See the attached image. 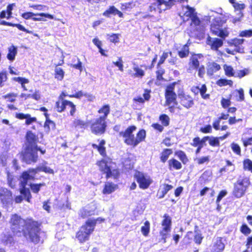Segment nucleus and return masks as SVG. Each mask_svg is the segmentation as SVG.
<instances>
[{"label": "nucleus", "instance_id": "1", "mask_svg": "<svg viewBox=\"0 0 252 252\" xmlns=\"http://www.w3.org/2000/svg\"><path fill=\"white\" fill-rule=\"evenodd\" d=\"M10 229L18 236L23 235L27 240L38 243L42 232L38 222L32 219H23L17 214H13L9 220Z\"/></svg>", "mask_w": 252, "mask_h": 252}, {"label": "nucleus", "instance_id": "2", "mask_svg": "<svg viewBox=\"0 0 252 252\" xmlns=\"http://www.w3.org/2000/svg\"><path fill=\"white\" fill-rule=\"evenodd\" d=\"M38 171H43L49 174H54L53 170L45 165L40 166L36 169H29L23 173L20 179L21 185L22 187L20 192L27 198V200L28 202H30V199L31 198L32 196L29 189L26 188V186L28 185V183L31 180L34 179L35 174Z\"/></svg>", "mask_w": 252, "mask_h": 252}, {"label": "nucleus", "instance_id": "3", "mask_svg": "<svg viewBox=\"0 0 252 252\" xmlns=\"http://www.w3.org/2000/svg\"><path fill=\"white\" fill-rule=\"evenodd\" d=\"M136 127L134 126H129L124 131H121L119 135L123 138L125 143L126 145L135 147L141 141L144 140L146 137V131L140 130L135 137L133 132L136 130Z\"/></svg>", "mask_w": 252, "mask_h": 252}, {"label": "nucleus", "instance_id": "4", "mask_svg": "<svg viewBox=\"0 0 252 252\" xmlns=\"http://www.w3.org/2000/svg\"><path fill=\"white\" fill-rule=\"evenodd\" d=\"M98 113L102 114L92 123L91 131L95 134L103 133L105 131L106 124L105 120L110 112V107L108 105L103 106L98 110Z\"/></svg>", "mask_w": 252, "mask_h": 252}, {"label": "nucleus", "instance_id": "5", "mask_svg": "<svg viewBox=\"0 0 252 252\" xmlns=\"http://www.w3.org/2000/svg\"><path fill=\"white\" fill-rule=\"evenodd\" d=\"M99 170L106 174V178H112L117 179L119 176L118 170L114 169L113 167V163L111 159L105 158L97 162Z\"/></svg>", "mask_w": 252, "mask_h": 252}, {"label": "nucleus", "instance_id": "6", "mask_svg": "<svg viewBox=\"0 0 252 252\" xmlns=\"http://www.w3.org/2000/svg\"><path fill=\"white\" fill-rule=\"evenodd\" d=\"M95 225V221L89 219L85 224L82 225L79 231L77 233L76 237L81 242L89 240L90 234L93 232Z\"/></svg>", "mask_w": 252, "mask_h": 252}, {"label": "nucleus", "instance_id": "7", "mask_svg": "<svg viewBox=\"0 0 252 252\" xmlns=\"http://www.w3.org/2000/svg\"><path fill=\"white\" fill-rule=\"evenodd\" d=\"M170 6V0H150L149 10L154 13H160Z\"/></svg>", "mask_w": 252, "mask_h": 252}, {"label": "nucleus", "instance_id": "8", "mask_svg": "<svg viewBox=\"0 0 252 252\" xmlns=\"http://www.w3.org/2000/svg\"><path fill=\"white\" fill-rule=\"evenodd\" d=\"M180 15L184 21H188L190 19L191 21V25L196 26L200 23V20L197 17L194 9L189 5L182 7Z\"/></svg>", "mask_w": 252, "mask_h": 252}, {"label": "nucleus", "instance_id": "9", "mask_svg": "<svg viewBox=\"0 0 252 252\" xmlns=\"http://www.w3.org/2000/svg\"><path fill=\"white\" fill-rule=\"evenodd\" d=\"M244 39L234 38L228 41L230 48L225 49L228 54L235 55L236 53H244V49L242 44Z\"/></svg>", "mask_w": 252, "mask_h": 252}, {"label": "nucleus", "instance_id": "10", "mask_svg": "<svg viewBox=\"0 0 252 252\" xmlns=\"http://www.w3.org/2000/svg\"><path fill=\"white\" fill-rule=\"evenodd\" d=\"M250 184L247 178L239 179L235 184L233 194L237 198L243 196Z\"/></svg>", "mask_w": 252, "mask_h": 252}, {"label": "nucleus", "instance_id": "11", "mask_svg": "<svg viewBox=\"0 0 252 252\" xmlns=\"http://www.w3.org/2000/svg\"><path fill=\"white\" fill-rule=\"evenodd\" d=\"M176 83L174 82L168 85L165 90V96L166 104L168 106L177 104L176 101L177 95L174 92V89Z\"/></svg>", "mask_w": 252, "mask_h": 252}, {"label": "nucleus", "instance_id": "12", "mask_svg": "<svg viewBox=\"0 0 252 252\" xmlns=\"http://www.w3.org/2000/svg\"><path fill=\"white\" fill-rule=\"evenodd\" d=\"M171 221L170 218L167 215L164 216V219L162 221V229L160 231V235L163 243L166 242V238L168 234L171 231Z\"/></svg>", "mask_w": 252, "mask_h": 252}, {"label": "nucleus", "instance_id": "13", "mask_svg": "<svg viewBox=\"0 0 252 252\" xmlns=\"http://www.w3.org/2000/svg\"><path fill=\"white\" fill-rule=\"evenodd\" d=\"M0 201L4 207L12 205L13 203L12 192L7 189L0 187Z\"/></svg>", "mask_w": 252, "mask_h": 252}, {"label": "nucleus", "instance_id": "14", "mask_svg": "<svg viewBox=\"0 0 252 252\" xmlns=\"http://www.w3.org/2000/svg\"><path fill=\"white\" fill-rule=\"evenodd\" d=\"M134 178L142 189H147L152 183L150 177L144 173L137 171L134 175Z\"/></svg>", "mask_w": 252, "mask_h": 252}, {"label": "nucleus", "instance_id": "15", "mask_svg": "<svg viewBox=\"0 0 252 252\" xmlns=\"http://www.w3.org/2000/svg\"><path fill=\"white\" fill-rule=\"evenodd\" d=\"M24 159L28 163L37 161L38 156L37 149L33 147H26V149L23 153Z\"/></svg>", "mask_w": 252, "mask_h": 252}, {"label": "nucleus", "instance_id": "16", "mask_svg": "<svg viewBox=\"0 0 252 252\" xmlns=\"http://www.w3.org/2000/svg\"><path fill=\"white\" fill-rule=\"evenodd\" d=\"M178 98L180 99L181 104L186 108H189L191 107L193 104V99L192 97L186 94H178Z\"/></svg>", "mask_w": 252, "mask_h": 252}, {"label": "nucleus", "instance_id": "17", "mask_svg": "<svg viewBox=\"0 0 252 252\" xmlns=\"http://www.w3.org/2000/svg\"><path fill=\"white\" fill-rule=\"evenodd\" d=\"M230 2L232 4L235 12L238 16V17L233 19V23H236V22L240 21L241 18L243 17V14L242 11L245 8V5L244 3L236 2L234 0H233V2Z\"/></svg>", "mask_w": 252, "mask_h": 252}, {"label": "nucleus", "instance_id": "18", "mask_svg": "<svg viewBox=\"0 0 252 252\" xmlns=\"http://www.w3.org/2000/svg\"><path fill=\"white\" fill-rule=\"evenodd\" d=\"M26 147L36 148V143L38 138L37 136L31 131H29L26 134Z\"/></svg>", "mask_w": 252, "mask_h": 252}, {"label": "nucleus", "instance_id": "19", "mask_svg": "<svg viewBox=\"0 0 252 252\" xmlns=\"http://www.w3.org/2000/svg\"><path fill=\"white\" fill-rule=\"evenodd\" d=\"M129 75L134 78H142L145 75L144 71L135 63L133 64L132 69L128 70Z\"/></svg>", "mask_w": 252, "mask_h": 252}, {"label": "nucleus", "instance_id": "20", "mask_svg": "<svg viewBox=\"0 0 252 252\" xmlns=\"http://www.w3.org/2000/svg\"><path fill=\"white\" fill-rule=\"evenodd\" d=\"M207 44L211 46L212 50H218L223 45V41L221 39L212 38L209 36L207 40Z\"/></svg>", "mask_w": 252, "mask_h": 252}, {"label": "nucleus", "instance_id": "21", "mask_svg": "<svg viewBox=\"0 0 252 252\" xmlns=\"http://www.w3.org/2000/svg\"><path fill=\"white\" fill-rule=\"evenodd\" d=\"M225 247L221 237H217L213 241L211 252H221Z\"/></svg>", "mask_w": 252, "mask_h": 252}, {"label": "nucleus", "instance_id": "22", "mask_svg": "<svg viewBox=\"0 0 252 252\" xmlns=\"http://www.w3.org/2000/svg\"><path fill=\"white\" fill-rule=\"evenodd\" d=\"M118 188V186L117 184L107 182L105 183L102 192L103 194H109L114 192Z\"/></svg>", "mask_w": 252, "mask_h": 252}, {"label": "nucleus", "instance_id": "23", "mask_svg": "<svg viewBox=\"0 0 252 252\" xmlns=\"http://www.w3.org/2000/svg\"><path fill=\"white\" fill-rule=\"evenodd\" d=\"M201 54H195L192 55L189 60V66L190 68L196 69L199 67L200 61L202 58Z\"/></svg>", "mask_w": 252, "mask_h": 252}, {"label": "nucleus", "instance_id": "24", "mask_svg": "<svg viewBox=\"0 0 252 252\" xmlns=\"http://www.w3.org/2000/svg\"><path fill=\"white\" fill-rule=\"evenodd\" d=\"M16 117L19 119H26V124L30 125L36 122L35 117H32L29 114L17 113L16 114Z\"/></svg>", "mask_w": 252, "mask_h": 252}, {"label": "nucleus", "instance_id": "25", "mask_svg": "<svg viewBox=\"0 0 252 252\" xmlns=\"http://www.w3.org/2000/svg\"><path fill=\"white\" fill-rule=\"evenodd\" d=\"M220 69V66L218 63L215 62L209 63L207 66V74L210 76L213 75Z\"/></svg>", "mask_w": 252, "mask_h": 252}, {"label": "nucleus", "instance_id": "26", "mask_svg": "<svg viewBox=\"0 0 252 252\" xmlns=\"http://www.w3.org/2000/svg\"><path fill=\"white\" fill-rule=\"evenodd\" d=\"M0 24L2 25L5 26H9L12 27H15L17 28L19 30L25 32L29 33H33L32 31H29L27 30L23 26L19 24H12L11 23H9L5 21H1L0 22Z\"/></svg>", "mask_w": 252, "mask_h": 252}, {"label": "nucleus", "instance_id": "27", "mask_svg": "<svg viewBox=\"0 0 252 252\" xmlns=\"http://www.w3.org/2000/svg\"><path fill=\"white\" fill-rule=\"evenodd\" d=\"M8 53L7 55V58L10 61H13L17 54V47L12 45L8 48Z\"/></svg>", "mask_w": 252, "mask_h": 252}, {"label": "nucleus", "instance_id": "28", "mask_svg": "<svg viewBox=\"0 0 252 252\" xmlns=\"http://www.w3.org/2000/svg\"><path fill=\"white\" fill-rule=\"evenodd\" d=\"M211 31L212 32L216 35L219 36L221 38H225L228 35V32L226 31H223L216 27H212Z\"/></svg>", "mask_w": 252, "mask_h": 252}, {"label": "nucleus", "instance_id": "29", "mask_svg": "<svg viewBox=\"0 0 252 252\" xmlns=\"http://www.w3.org/2000/svg\"><path fill=\"white\" fill-rule=\"evenodd\" d=\"M68 102L69 101L63 98L62 100L60 99L56 104L57 110L59 112L63 111L65 108L67 107Z\"/></svg>", "mask_w": 252, "mask_h": 252}, {"label": "nucleus", "instance_id": "30", "mask_svg": "<svg viewBox=\"0 0 252 252\" xmlns=\"http://www.w3.org/2000/svg\"><path fill=\"white\" fill-rule=\"evenodd\" d=\"M173 153V151L171 149H164L160 155V160L164 163L168 158L169 156L171 155Z\"/></svg>", "mask_w": 252, "mask_h": 252}, {"label": "nucleus", "instance_id": "31", "mask_svg": "<svg viewBox=\"0 0 252 252\" xmlns=\"http://www.w3.org/2000/svg\"><path fill=\"white\" fill-rule=\"evenodd\" d=\"M64 75V72L63 69L60 67H56L55 69V77L58 80L61 81L63 79Z\"/></svg>", "mask_w": 252, "mask_h": 252}, {"label": "nucleus", "instance_id": "32", "mask_svg": "<svg viewBox=\"0 0 252 252\" xmlns=\"http://www.w3.org/2000/svg\"><path fill=\"white\" fill-rule=\"evenodd\" d=\"M169 168L172 167L176 170L180 169L182 168L181 163L175 159H171L168 161Z\"/></svg>", "mask_w": 252, "mask_h": 252}, {"label": "nucleus", "instance_id": "33", "mask_svg": "<svg viewBox=\"0 0 252 252\" xmlns=\"http://www.w3.org/2000/svg\"><path fill=\"white\" fill-rule=\"evenodd\" d=\"M34 16H39L38 17H33L32 19L34 21H43L44 20L43 19V17L49 18L50 19H53L54 17L53 15H50L47 13H40V14H36L34 15Z\"/></svg>", "mask_w": 252, "mask_h": 252}, {"label": "nucleus", "instance_id": "34", "mask_svg": "<svg viewBox=\"0 0 252 252\" xmlns=\"http://www.w3.org/2000/svg\"><path fill=\"white\" fill-rule=\"evenodd\" d=\"M45 183H40L39 184H30L31 189L33 193H37L40 190V188L43 186H45Z\"/></svg>", "mask_w": 252, "mask_h": 252}, {"label": "nucleus", "instance_id": "35", "mask_svg": "<svg viewBox=\"0 0 252 252\" xmlns=\"http://www.w3.org/2000/svg\"><path fill=\"white\" fill-rule=\"evenodd\" d=\"M94 214V211L89 210L87 207L80 210V215L83 218H86Z\"/></svg>", "mask_w": 252, "mask_h": 252}, {"label": "nucleus", "instance_id": "36", "mask_svg": "<svg viewBox=\"0 0 252 252\" xmlns=\"http://www.w3.org/2000/svg\"><path fill=\"white\" fill-rule=\"evenodd\" d=\"M150 223L149 221H146L144 226L141 227V232L143 235L147 236L150 231Z\"/></svg>", "mask_w": 252, "mask_h": 252}, {"label": "nucleus", "instance_id": "37", "mask_svg": "<svg viewBox=\"0 0 252 252\" xmlns=\"http://www.w3.org/2000/svg\"><path fill=\"white\" fill-rule=\"evenodd\" d=\"M189 53V48L187 45L183 46L182 49L179 51L178 55L181 58L186 57L188 56Z\"/></svg>", "mask_w": 252, "mask_h": 252}, {"label": "nucleus", "instance_id": "38", "mask_svg": "<svg viewBox=\"0 0 252 252\" xmlns=\"http://www.w3.org/2000/svg\"><path fill=\"white\" fill-rule=\"evenodd\" d=\"M173 187L171 185L164 184L161 188V195L159 196L160 198H163L167 192L172 189Z\"/></svg>", "mask_w": 252, "mask_h": 252}, {"label": "nucleus", "instance_id": "39", "mask_svg": "<svg viewBox=\"0 0 252 252\" xmlns=\"http://www.w3.org/2000/svg\"><path fill=\"white\" fill-rule=\"evenodd\" d=\"M217 84L220 87L226 85L232 86L233 85V82L230 80L221 79L217 81Z\"/></svg>", "mask_w": 252, "mask_h": 252}, {"label": "nucleus", "instance_id": "40", "mask_svg": "<svg viewBox=\"0 0 252 252\" xmlns=\"http://www.w3.org/2000/svg\"><path fill=\"white\" fill-rule=\"evenodd\" d=\"M14 80L18 82V83L21 84L22 88L24 90H27V88L25 86V84H27L29 82V80L22 77H14L13 78Z\"/></svg>", "mask_w": 252, "mask_h": 252}, {"label": "nucleus", "instance_id": "41", "mask_svg": "<svg viewBox=\"0 0 252 252\" xmlns=\"http://www.w3.org/2000/svg\"><path fill=\"white\" fill-rule=\"evenodd\" d=\"M243 166L245 170H247L252 173V161L249 159L244 160Z\"/></svg>", "mask_w": 252, "mask_h": 252}, {"label": "nucleus", "instance_id": "42", "mask_svg": "<svg viewBox=\"0 0 252 252\" xmlns=\"http://www.w3.org/2000/svg\"><path fill=\"white\" fill-rule=\"evenodd\" d=\"M196 89L199 91L200 93L203 98L207 99L209 98V95L206 94L207 88L205 85H202L200 88L197 87Z\"/></svg>", "mask_w": 252, "mask_h": 252}, {"label": "nucleus", "instance_id": "43", "mask_svg": "<svg viewBox=\"0 0 252 252\" xmlns=\"http://www.w3.org/2000/svg\"><path fill=\"white\" fill-rule=\"evenodd\" d=\"M223 68L225 71V73L227 76H235L234 70L231 66L224 65L223 66Z\"/></svg>", "mask_w": 252, "mask_h": 252}, {"label": "nucleus", "instance_id": "44", "mask_svg": "<svg viewBox=\"0 0 252 252\" xmlns=\"http://www.w3.org/2000/svg\"><path fill=\"white\" fill-rule=\"evenodd\" d=\"M195 161L198 164H203L205 163H208L210 161V157H202L198 158H196Z\"/></svg>", "mask_w": 252, "mask_h": 252}, {"label": "nucleus", "instance_id": "45", "mask_svg": "<svg viewBox=\"0 0 252 252\" xmlns=\"http://www.w3.org/2000/svg\"><path fill=\"white\" fill-rule=\"evenodd\" d=\"M250 73L249 69L245 68L243 70H238L235 74V76L239 78H242Z\"/></svg>", "mask_w": 252, "mask_h": 252}, {"label": "nucleus", "instance_id": "46", "mask_svg": "<svg viewBox=\"0 0 252 252\" xmlns=\"http://www.w3.org/2000/svg\"><path fill=\"white\" fill-rule=\"evenodd\" d=\"M74 124L76 126H80L81 128H85L88 126V124L80 120H75Z\"/></svg>", "mask_w": 252, "mask_h": 252}, {"label": "nucleus", "instance_id": "47", "mask_svg": "<svg viewBox=\"0 0 252 252\" xmlns=\"http://www.w3.org/2000/svg\"><path fill=\"white\" fill-rule=\"evenodd\" d=\"M7 181L9 186L12 188L16 186V181L9 173H7Z\"/></svg>", "mask_w": 252, "mask_h": 252}, {"label": "nucleus", "instance_id": "48", "mask_svg": "<svg viewBox=\"0 0 252 252\" xmlns=\"http://www.w3.org/2000/svg\"><path fill=\"white\" fill-rule=\"evenodd\" d=\"M234 93L236 94L237 97H238L237 98L238 101H242L244 99V91L242 89L236 90Z\"/></svg>", "mask_w": 252, "mask_h": 252}, {"label": "nucleus", "instance_id": "49", "mask_svg": "<svg viewBox=\"0 0 252 252\" xmlns=\"http://www.w3.org/2000/svg\"><path fill=\"white\" fill-rule=\"evenodd\" d=\"M17 97V94L14 93H10L6 95H3L2 97L7 101L10 102H13L15 100V98Z\"/></svg>", "mask_w": 252, "mask_h": 252}, {"label": "nucleus", "instance_id": "50", "mask_svg": "<svg viewBox=\"0 0 252 252\" xmlns=\"http://www.w3.org/2000/svg\"><path fill=\"white\" fill-rule=\"evenodd\" d=\"M209 143L212 146H219L220 145V141L218 137H209Z\"/></svg>", "mask_w": 252, "mask_h": 252}, {"label": "nucleus", "instance_id": "51", "mask_svg": "<svg viewBox=\"0 0 252 252\" xmlns=\"http://www.w3.org/2000/svg\"><path fill=\"white\" fill-rule=\"evenodd\" d=\"M159 120L162 125L164 126H167L169 123V118L166 115H162L159 117Z\"/></svg>", "mask_w": 252, "mask_h": 252}, {"label": "nucleus", "instance_id": "52", "mask_svg": "<svg viewBox=\"0 0 252 252\" xmlns=\"http://www.w3.org/2000/svg\"><path fill=\"white\" fill-rule=\"evenodd\" d=\"M231 148L234 153L238 155H240L241 148L238 144L235 143H233L231 145Z\"/></svg>", "mask_w": 252, "mask_h": 252}, {"label": "nucleus", "instance_id": "53", "mask_svg": "<svg viewBox=\"0 0 252 252\" xmlns=\"http://www.w3.org/2000/svg\"><path fill=\"white\" fill-rule=\"evenodd\" d=\"M177 156L183 163H186L188 161V158L184 152L180 151L177 153Z\"/></svg>", "mask_w": 252, "mask_h": 252}, {"label": "nucleus", "instance_id": "54", "mask_svg": "<svg viewBox=\"0 0 252 252\" xmlns=\"http://www.w3.org/2000/svg\"><path fill=\"white\" fill-rule=\"evenodd\" d=\"M113 63L117 66L119 68V69L121 71H123L124 70V65L123 62L121 58H119V61L116 62H113Z\"/></svg>", "mask_w": 252, "mask_h": 252}, {"label": "nucleus", "instance_id": "55", "mask_svg": "<svg viewBox=\"0 0 252 252\" xmlns=\"http://www.w3.org/2000/svg\"><path fill=\"white\" fill-rule=\"evenodd\" d=\"M240 36L241 37H252V30H245L242 31L240 33Z\"/></svg>", "mask_w": 252, "mask_h": 252}, {"label": "nucleus", "instance_id": "56", "mask_svg": "<svg viewBox=\"0 0 252 252\" xmlns=\"http://www.w3.org/2000/svg\"><path fill=\"white\" fill-rule=\"evenodd\" d=\"M118 9L114 6H111L104 13V15L107 16L109 14L116 15Z\"/></svg>", "mask_w": 252, "mask_h": 252}, {"label": "nucleus", "instance_id": "57", "mask_svg": "<svg viewBox=\"0 0 252 252\" xmlns=\"http://www.w3.org/2000/svg\"><path fill=\"white\" fill-rule=\"evenodd\" d=\"M109 36L108 39L109 40L113 43H116L119 41V34H112L111 35L108 34Z\"/></svg>", "mask_w": 252, "mask_h": 252}, {"label": "nucleus", "instance_id": "58", "mask_svg": "<svg viewBox=\"0 0 252 252\" xmlns=\"http://www.w3.org/2000/svg\"><path fill=\"white\" fill-rule=\"evenodd\" d=\"M241 232L245 235H247L250 234L251 230L246 224H243L241 228Z\"/></svg>", "mask_w": 252, "mask_h": 252}, {"label": "nucleus", "instance_id": "59", "mask_svg": "<svg viewBox=\"0 0 252 252\" xmlns=\"http://www.w3.org/2000/svg\"><path fill=\"white\" fill-rule=\"evenodd\" d=\"M15 6L14 3L9 4L7 7L6 13H7V19H9L12 15V10L13 7Z\"/></svg>", "mask_w": 252, "mask_h": 252}, {"label": "nucleus", "instance_id": "60", "mask_svg": "<svg viewBox=\"0 0 252 252\" xmlns=\"http://www.w3.org/2000/svg\"><path fill=\"white\" fill-rule=\"evenodd\" d=\"M7 79L6 74L5 72H0V86H3V83L6 81Z\"/></svg>", "mask_w": 252, "mask_h": 252}, {"label": "nucleus", "instance_id": "61", "mask_svg": "<svg viewBox=\"0 0 252 252\" xmlns=\"http://www.w3.org/2000/svg\"><path fill=\"white\" fill-rule=\"evenodd\" d=\"M77 59L78 63L77 64H71V66H72L73 68L77 69L79 70L80 71H82L83 70L82 63L78 58H77Z\"/></svg>", "mask_w": 252, "mask_h": 252}, {"label": "nucleus", "instance_id": "62", "mask_svg": "<svg viewBox=\"0 0 252 252\" xmlns=\"http://www.w3.org/2000/svg\"><path fill=\"white\" fill-rule=\"evenodd\" d=\"M67 107L70 108V114L71 115L73 116L75 111V105L72 102L69 101Z\"/></svg>", "mask_w": 252, "mask_h": 252}, {"label": "nucleus", "instance_id": "63", "mask_svg": "<svg viewBox=\"0 0 252 252\" xmlns=\"http://www.w3.org/2000/svg\"><path fill=\"white\" fill-rule=\"evenodd\" d=\"M35 14L32 12H26L22 14V17L25 19H32Z\"/></svg>", "mask_w": 252, "mask_h": 252}, {"label": "nucleus", "instance_id": "64", "mask_svg": "<svg viewBox=\"0 0 252 252\" xmlns=\"http://www.w3.org/2000/svg\"><path fill=\"white\" fill-rule=\"evenodd\" d=\"M168 56V53H165L164 52L161 57H160V60L159 61V62L158 63V66H159L161 64H162L164 61L166 59V58Z\"/></svg>", "mask_w": 252, "mask_h": 252}]
</instances>
